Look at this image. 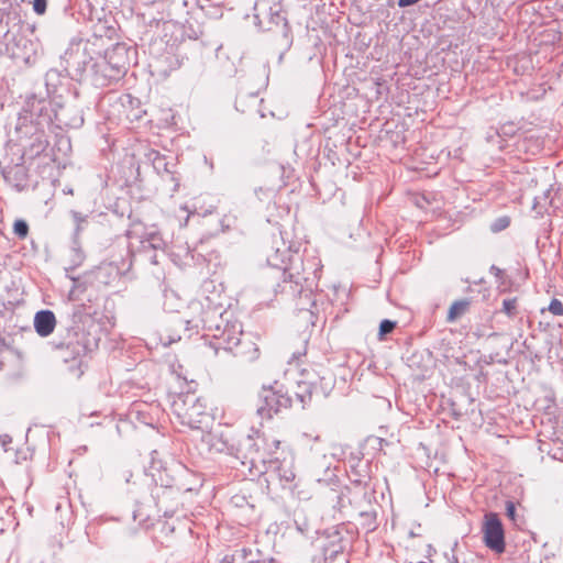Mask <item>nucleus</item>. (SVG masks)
Masks as SVG:
<instances>
[{"label":"nucleus","mask_w":563,"mask_h":563,"mask_svg":"<svg viewBox=\"0 0 563 563\" xmlns=\"http://www.w3.org/2000/svg\"><path fill=\"white\" fill-rule=\"evenodd\" d=\"M13 232L20 239H25L29 233V225L24 220H16L13 224Z\"/></svg>","instance_id":"ddd939ff"},{"label":"nucleus","mask_w":563,"mask_h":563,"mask_svg":"<svg viewBox=\"0 0 563 563\" xmlns=\"http://www.w3.org/2000/svg\"><path fill=\"white\" fill-rule=\"evenodd\" d=\"M490 273H493L496 277H499V276H501L503 271L499 267L493 265L490 267Z\"/></svg>","instance_id":"4be33fe9"},{"label":"nucleus","mask_w":563,"mask_h":563,"mask_svg":"<svg viewBox=\"0 0 563 563\" xmlns=\"http://www.w3.org/2000/svg\"><path fill=\"white\" fill-rule=\"evenodd\" d=\"M549 311L554 316H563V303L559 299L553 298L550 301Z\"/></svg>","instance_id":"dca6fc26"},{"label":"nucleus","mask_w":563,"mask_h":563,"mask_svg":"<svg viewBox=\"0 0 563 563\" xmlns=\"http://www.w3.org/2000/svg\"><path fill=\"white\" fill-rule=\"evenodd\" d=\"M56 325V319L52 311L42 310L35 314L34 327L41 336L49 335Z\"/></svg>","instance_id":"6e6552de"},{"label":"nucleus","mask_w":563,"mask_h":563,"mask_svg":"<svg viewBox=\"0 0 563 563\" xmlns=\"http://www.w3.org/2000/svg\"><path fill=\"white\" fill-rule=\"evenodd\" d=\"M150 242H151V245L154 247V249H158L163 245V240L161 239V236L156 233H153L150 235Z\"/></svg>","instance_id":"6ab92c4d"},{"label":"nucleus","mask_w":563,"mask_h":563,"mask_svg":"<svg viewBox=\"0 0 563 563\" xmlns=\"http://www.w3.org/2000/svg\"><path fill=\"white\" fill-rule=\"evenodd\" d=\"M272 266L283 269V282L294 284L292 292L299 294L302 288V283L309 277L306 274L303 260L297 252H290L286 249L282 253L276 250L267 257Z\"/></svg>","instance_id":"f03ea898"},{"label":"nucleus","mask_w":563,"mask_h":563,"mask_svg":"<svg viewBox=\"0 0 563 563\" xmlns=\"http://www.w3.org/2000/svg\"><path fill=\"white\" fill-rule=\"evenodd\" d=\"M170 409L173 417L184 427L205 431L213 423L205 399L194 393L175 395Z\"/></svg>","instance_id":"f257e3e1"},{"label":"nucleus","mask_w":563,"mask_h":563,"mask_svg":"<svg viewBox=\"0 0 563 563\" xmlns=\"http://www.w3.org/2000/svg\"><path fill=\"white\" fill-rule=\"evenodd\" d=\"M467 307L468 302L465 300L453 302L448 313V320L454 321L456 318L465 313Z\"/></svg>","instance_id":"9d476101"},{"label":"nucleus","mask_w":563,"mask_h":563,"mask_svg":"<svg viewBox=\"0 0 563 563\" xmlns=\"http://www.w3.org/2000/svg\"><path fill=\"white\" fill-rule=\"evenodd\" d=\"M33 10L37 14H44L46 11V0H33Z\"/></svg>","instance_id":"f3484780"},{"label":"nucleus","mask_w":563,"mask_h":563,"mask_svg":"<svg viewBox=\"0 0 563 563\" xmlns=\"http://www.w3.org/2000/svg\"><path fill=\"white\" fill-rule=\"evenodd\" d=\"M484 543L496 553L505 551L504 528L497 514L489 512L485 515L483 525Z\"/></svg>","instance_id":"39448f33"},{"label":"nucleus","mask_w":563,"mask_h":563,"mask_svg":"<svg viewBox=\"0 0 563 563\" xmlns=\"http://www.w3.org/2000/svg\"><path fill=\"white\" fill-rule=\"evenodd\" d=\"M299 388H302L301 393H296V400L299 401L302 406L306 404L307 399L311 397V384L302 383L299 384Z\"/></svg>","instance_id":"f8f14e48"},{"label":"nucleus","mask_w":563,"mask_h":563,"mask_svg":"<svg viewBox=\"0 0 563 563\" xmlns=\"http://www.w3.org/2000/svg\"><path fill=\"white\" fill-rule=\"evenodd\" d=\"M503 311L508 317H514L517 311V299L516 298H507L503 301Z\"/></svg>","instance_id":"4468645a"},{"label":"nucleus","mask_w":563,"mask_h":563,"mask_svg":"<svg viewBox=\"0 0 563 563\" xmlns=\"http://www.w3.org/2000/svg\"><path fill=\"white\" fill-rule=\"evenodd\" d=\"M200 443L208 453L233 454L234 452V445L230 434L221 428L212 429L203 433Z\"/></svg>","instance_id":"423d86ee"},{"label":"nucleus","mask_w":563,"mask_h":563,"mask_svg":"<svg viewBox=\"0 0 563 563\" xmlns=\"http://www.w3.org/2000/svg\"><path fill=\"white\" fill-rule=\"evenodd\" d=\"M73 214H74V218L76 219V221H78V222H80V221H85V218H84V217H81V214H80V213H78V212H74Z\"/></svg>","instance_id":"5701e85b"},{"label":"nucleus","mask_w":563,"mask_h":563,"mask_svg":"<svg viewBox=\"0 0 563 563\" xmlns=\"http://www.w3.org/2000/svg\"><path fill=\"white\" fill-rule=\"evenodd\" d=\"M305 354H306V342H303V345L299 351L292 353V356L290 360L291 361L299 360V357L303 356Z\"/></svg>","instance_id":"aec40b11"},{"label":"nucleus","mask_w":563,"mask_h":563,"mask_svg":"<svg viewBox=\"0 0 563 563\" xmlns=\"http://www.w3.org/2000/svg\"><path fill=\"white\" fill-rule=\"evenodd\" d=\"M396 327L395 321L390 320H383L379 324V338L383 339L384 335L390 333Z\"/></svg>","instance_id":"2eb2a0df"},{"label":"nucleus","mask_w":563,"mask_h":563,"mask_svg":"<svg viewBox=\"0 0 563 563\" xmlns=\"http://www.w3.org/2000/svg\"><path fill=\"white\" fill-rule=\"evenodd\" d=\"M187 323H188V324L194 323V324H192V327H196V328L198 327V323H197V322H194L192 320L187 321Z\"/></svg>","instance_id":"393cba45"},{"label":"nucleus","mask_w":563,"mask_h":563,"mask_svg":"<svg viewBox=\"0 0 563 563\" xmlns=\"http://www.w3.org/2000/svg\"><path fill=\"white\" fill-rule=\"evenodd\" d=\"M104 79H117L123 74V67L120 65H110L107 60L96 64Z\"/></svg>","instance_id":"1a4fd4ad"},{"label":"nucleus","mask_w":563,"mask_h":563,"mask_svg":"<svg viewBox=\"0 0 563 563\" xmlns=\"http://www.w3.org/2000/svg\"><path fill=\"white\" fill-rule=\"evenodd\" d=\"M509 225V219L508 218H500L493 224L494 231H501L506 229Z\"/></svg>","instance_id":"a211bd4d"},{"label":"nucleus","mask_w":563,"mask_h":563,"mask_svg":"<svg viewBox=\"0 0 563 563\" xmlns=\"http://www.w3.org/2000/svg\"><path fill=\"white\" fill-rule=\"evenodd\" d=\"M508 512H509V515H511V516L514 515V506H512V504H510V505L508 506Z\"/></svg>","instance_id":"b1692460"},{"label":"nucleus","mask_w":563,"mask_h":563,"mask_svg":"<svg viewBox=\"0 0 563 563\" xmlns=\"http://www.w3.org/2000/svg\"><path fill=\"white\" fill-rule=\"evenodd\" d=\"M279 445V440L256 432L255 435H249L245 439L243 448L246 450V453L242 457L249 460L251 466H254L256 463H265L276 453Z\"/></svg>","instance_id":"20e7f679"},{"label":"nucleus","mask_w":563,"mask_h":563,"mask_svg":"<svg viewBox=\"0 0 563 563\" xmlns=\"http://www.w3.org/2000/svg\"><path fill=\"white\" fill-rule=\"evenodd\" d=\"M59 351L60 357L68 362L69 360H77L86 355L88 347L84 343V335L75 333L66 344L59 346Z\"/></svg>","instance_id":"0eeeda50"},{"label":"nucleus","mask_w":563,"mask_h":563,"mask_svg":"<svg viewBox=\"0 0 563 563\" xmlns=\"http://www.w3.org/2000/svg\"><path fill=\"white\" fill-rule=\"evenodd\" d=\"M420 0H398V5L400 8H405V7H408V5H412L417 2H419Z\"/></svg>","instance_id":"412c9836"},{"label":"nucleus","mask_w":563,"mask_h":563,"mask_svg":"<svg viewBox=\"0 0 563 563\" xmlns=\"http://www.w3.org/2000/svg\"><path fill=\"white\" fill-rule=\"evenodd\" d=\"M278 475H279L280 479L285 481L286 483H291L296 477L292 467L290 465H284V464H282L278 467Z\"/></svg>","instance_id":"9b49d317"},{"label":"nucleus","mask_w":563,"mask_h":563,"mask_svg":"<svg viewBox=\"0 0 563 563\" xmlns=\"http://www.w3.org/2000/svg\"><path fill=\"white\" fill-rule=\"evenodd\" d=\"M261 404L257 412L262 418L271 419L274 415L291 407L292 397L284 390V387L277 383L272 386L263 387L260 394Z\"/></svg>","instance_id":"7ed1b4c3"}]
</instances>
